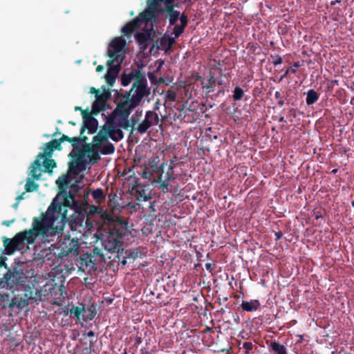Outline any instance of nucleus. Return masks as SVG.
<instances>
[{
	"mask_svg": "<svg viewBox=\"0 0 354 354\" xmlns=\"http://www.w3.org/2000/svg\"><path fill=\"white\" fill-rule=\"evenodd\" d=\"M138 86L137 94H135L131 99L128 97L126 99H120V102L117 104L116 108L108 118L106 126H114L115 127L121 128L123 120V113L129 111V109H133L137 107L142 99L144 98L145 91L139 84L135 85Z\"/></svg>",
	"mask_w": 354,
	"mask_h": 354,
	"instance_id": "nucleus-1",
	"label": "nucleus"
},
{
	"mask_svg": "<svg viewBox=\"0 0 354 354\" xmlns=\"http://www.w3.org/2000/svg\"><path fill=\"white\" fill-rule=\"evenodd\" d=\"M133 79H135V81L133 82L131 89L129 91H127L121 99H126L127 97L129 99H131L135 94H137L138 86L134 87V86H136L138 84L144 88L145 93V95H144V97L150 95V88L147 87V80L145 75H143V74L139 71L136 72L131 71L128 74L124 73L121 77V84L122 86H127L131 83Z\"/></svg>",
	"mask_w": 354,
	"mask_h": 354,
	"instance_id": "nucleus-2",
	"label": "nucleus"
},
{
	"mask_svg": "<svg viewBox=\"0 0 354 354\" xmlns=\"http://www.w3.org/2000/svg\"><path fill=\"white\" fill-rule=\"evenodd\" d=\"M49 213L42 214L39 217H34L32 223V227L29 229L30 234L32 235L35 240L38 236H47L48 234H55L60 233L59 231H55V226L53 221L48 218Z\"/></svg>",
	"mask_w": 354,
	"mask_h": 354,
	"instance_id": "nucleus-3",
	"label": "nucleus"
},
{
	"mask_svg": "<svg viewBox=\"0 0 354 354\" xmlns=\"http://www.w3.org/2000/svg\"><path fill=\"white\" fill-rule=\"evenodd\" d=\"M57 198L53 200L45 213H49L48 216L53 221L55 231H59L62 233L65 224L68 222L67 207L68 206L64 202L58 203Z\"/></svg>",
	"mask_w": 354,
	"mask_h": 354,
	"instance_id": "nucleus-4",
	"label": "nucleus"
},
{
	"mask_svg": "<svg viewBox=\"0 0 354 354\" xmlns=\"http://www.w3.org/2000/svg\"><path fill=\"white\" fill-rule=\"evenodd\" d=\"M73 207H71L74 211L73 214L68 218V222L71 230H77L78 227H88L91 224L88 219L87 208L86 205H77L71 198Z\"/></svg>",
	"mask_w": 354,
	"mask_h": 354,
	"instance_id": "nucleus-5",
	"label": "nucleus"
},
{
	"mask_svg": "<svg viewBox=\"0 0 354 354\" xmlns=\"http://www.w3.org/2000/svg\"><path fill=\"white\" fill-rule=\"evenodd\" d=\"M62 149L61 145L57 142V139H53L51 141L46 142L44 147V152L39 153L36 159L32 162L30 167V175L33 180H39L41 176V171H39L41 163L40 160L45 157H51L55 150L60 151Z\"/></svg>",
	"mask_w": 354,
	"mask_h": 354,
	"instance_id": "nucleus-6",
	"label": "nucleus"
},
{
	"mask_svg": "<svg viewBox=\"0 0 354 354\" xmlns=\"http://www.w3.org/2000/svg\"><path fill=\"white\" fill-rule=\"evenodd\" d=\"M57 250L59 252L57 254L55 252V254H57L59 258L77 257L79 255L80 244L77 240L68 237L64 239Z\"/></svg>",
	"mask_w": 354,
	"mask_h": 354,
	"instance_id": "nucleus-7",
	"label": "nucleus"
},
{
	"mask_svg": "<svg viewBox=\"0 0 354 354\" xmlns=\"http://www.w3.org/2000/svg\"><path fill=\"white\" fill-rule=\"evenodd\" d=\"M102 245L109 253H122L124 250L122 239L109 232L102 239Z\"/></svg>",
	"mask_w": 354,
	"mask_h": 354,
	"instance_id": "nucleus-8",
	"label": "nucleus"
},
{
	"mask_svg": "<svg viewBox=\"0 0 354 354\" xmlns=\"http://www.w3.org/2000/svg\"><path fill=\"white\" fill-rule=\"evenodd\" d=\"M5 282L9 288H13L18 285L25 286L27 281V276L24 270L18 267L9 270L4 275Z\"/></svg>",
	"mask_w": 354,
	"mask_h": 354,
	"instance_id": "nucleus-9",
	"label": "nucleus"
},
{
	"mask_svg": "<svg viewBox=\"0 0 354 354\" xmlns=\"http://www.w3.org/2000/svg\"><path fill=\"white\" fill-rule=\"evenodd\" d=\"M167 0H147V8L139 14V18L144 20L145 23H148L154 19L156 17V12H162L159 9L160 3H164L167 6Z\"/></svg>",
	"mask_w": 354,
	"mask_h": 354,
	"instance_id": "nucleus-10",
	"label": "nucleus"
},
{
	"mask_svg": "<svg viewBox=\"0 0 354 354\" xmlns=\"http://www.w3.org/2000/svg\"><path fill=\"white\" fill-rule=\"evenodd\" d=\"M62 313L64 315L75 317L82 326L89 327L92 326L89 322L95 318L97 311H59V315Z\"/></svg>",
	"mask_w": 354,
	"mask_h": 354,
	"instance_id": "nucleus-11",
	"label": "nucleus"
},
{
	"mask_svg": "<svg viewBox=\"0 0 354 354\" xmlns=\"http://www.w3.org/2000/svg\"><path fill=\"white\" fill-rule=\"evenodd\" d=\"M92 115L93 114L88 112V110H82L84 125L81 128V135H83L86 129L88 130L89 134H93L96 132L97 129L98 122L97 119L93 117Z\"/></svg>",
	"mask_w": 354,
	"mask_h": 354,
	"instance_id": "nucleus-12",
	"label": "nucleus"
},
{
	"mask_svg": "<svg viewBox=\"0 0 354 354\" xmlns=\"http://www.w3.org/2000/svg\"><path fill=\"white\" fill-rule=\"evenodd\" d=\"M12 239V241L15 242V244L19 250L23 249L26 244L31 245L35 242L34 237L31 234H30V231L28 230H25L17 233ZM12 240H9L10 242Z\"/></svg>",
	"mask_w": 354,
	"mask_h": 354,
	"instance_id": "nucleus-13",
	"label": "nucleus"
},
{
	"mask_svg": "<svg viewBox=\"0 0 354 354\" xmlns=\"http://www.w3.org/2000/svg\"><path fill=\"white\" fill-rule=\"evenodd\" d=\"M109 95L110 93L109 92L98 94L97 93V96H95V100L93 102L91 107V113L93 115H96L101 111H103L106 109Z\"/></svg>",
	"mask_w": 354,
	"mask_h": 354,
	"instance_id": "nucleus-14",
	"label": "nucleus"
},
{
	"mask_svg": "<svg viewBox=\"0 0 354 354\" xmlns=\"http://www.w3.org/2000/svg\"><path fill=\"white\" fill-rule=\"evenodd\" d=\"M80 189V187L77 185V183H75L71 185V189H69V191L64 190V192H59L57 198L59 197V196H62L64 198L63 202L65 204H66V205H68V207L70 208L73 207V205L71 201V198L77 203V205H83L82 203H80L75 198V195Z\"/></svg>",
	"mask_w": 354,
	"mask_h": 354,
	"instance_id": "nucleus-15",
	"label": "nucleus"
},
{
	"mask_svg": "<svg viewBox=\"0 0 354 354\" xmlns=\"http://www.w3.org/2000/svg\"><path fill=\"white\" fill-rule=\"evenodd\" d=\"M125 45L126 41L123 38L115 37L109 45L108 50L109 57L120 58L122 57L120 53L123 51Z\"/></svg>",
	"mask_w": 354,
	"mask_h": 354,
	"instance_id": "nucleus-16",
	"label": "nucleus"
},
{
	"mask_svg": "<svg viewBox=\"0 0 354 354\" xmlns=\"http://www.w3.org/2000/svg\"><path fill=\"white\" fill-rule=\"evenodd\" d=\"M155 32L151 28V29L146 30L143 32H138L135 35V39L138 43L140 48L145 50L149 46L151 41H153Z\"/></svg>",
	"mask_w": 354,
	"mask_h": 354,
	"instance_id": "nucleus-17",
	"label": "nucleus"
},
{
	"mask_svg": "<svg viewBox=\"0 0 354 354\" xmlns=\"http://www.w3.org/2000/svg\"><path fill=\"white\" fill-rule=\"evenodd\" d=\"M99 148L94 147L91 143H85L82 146V149L79 151L80 154L86 155L87 158H89L91 164L97 163L100 159L99 152L97 151Z\"/></svg>",
	"mask_w": 354,
	"mask_h": 354,
	"instance_id": "nucleus-18",
	"label": "nucleus"
},
{
	"mask_svg": "<svg viewBox=\"0 0 354 354\" xmlns=\"http://www.w3.org/2000/svg\"><path fill=\"white\" fill-rule=\"evenodd\" d=\"M109 232L117 234L118 237L122 239L128 232V222L120 217H117Z\"/></svg>",
	"mask_w": 354,
	"mask_h": 354,
	"instance_id": "nucleus-19",
	"label": "nucleus"
},
{
	"mask_svg": "<svg viewBox=\"0 0 354 354\" xmlns=\"http://www.w3.org/2000/svg\"><path fill=\"white\" fill-rule=\"evenodd\" d=\"M37 300L41 301V294L40 292L36 291L35 296H32V292H30V295L27 298V299H21L19 301L18 298L14 297L12 299L11 303L9 305L10 308H13L15 306H17L19 308L21 309L28 305L29 304H32L33 301H37Z\"/></svg>",
	"mask_w": 354,
	"mask_h": 354,
	"instance_id": "nucleus-20",
	"label": "nucleus"
},
{
	"mask_svg": "<svg viewBox=\"0 0 354 354\" xmlns=\"http://www.w3.org/2000/svg\"><path fill=\"white\" fill-rule=\"evenodd\" d=\"M85 169V161L83 158V154L76 155L74 160L68 162V171L74 175L79 174L82 171Z\"/></svg>",
	"mask_w": 354,
	"mask_h": 354,
	"instance_id": "nucleus-21",
	"label": "nucleus"
},
{
	"mask_svg": "<svg viewBox=\"0 0 354 354\" xmlns=\"http://www.w3.org/2000/svg\"><path fill=\"white\" fill-rule=\"evenodd\" d=\"M132 193L136 200L139 201H147L151 198L146 189V186L138 182L132 187Z\"/></svg>",
	"mask_w": 354,
	"mask_h": 354,
	"instance_id": "nucleus-22",
	"label": "nucleus"
},
{
	"mask_svg": "<svg viewBox=\"0 0 354 354\" xmlns=\"http://www.w3.org/2000/svg\"><path fill=\"white\" fill-rule=\"evenodd\" d=\"M142 23H145L144 20L139 18L138 15L122 27V32L124 35H130L137 28H140Z\"/></svg>",
	"mask_w": 354,
	"mask_h": 354,
	"instance_id": "nucleus-23",
	"label": "nucleus"
},
{
	"mask_svg": "<svg viewBox=\"0 0 354 354\" xmlns=\"http://www.w3.org/2000/svg\"><path fill=\"white\" fill-rule=\"evenodd\" d=\"M103 129L109 137L115 142H118L124 138L123 131L118 127L104 125Z\"/></svg>",
	"mask_w": 354,
	"mask_h": 354,
	"instance_id": "nucleus-24",
	"label": "nucleus"
},
{
	"mask_svg": "<svg viewBox=\"0 0 354 354\" xmlns=\"http://www.w3.org/2000/svg\"><path fill=\"white\" fill-rule=\"evenodd\" d=\"M222 313L223 321L229 324L232 328L240 323V317L236 311H222Z\"/></svg>",
	"mask_w": 354,
	"mask_h": 354,
	"instance_id": "nucleus-25",
	"label": "nucleus"
},
{
	"mask_svg": "<svg viewBox=\"0 0 354 354\" xmlns=\"http://www.w3.org/2000/svg\"><path fill=\"white\" fill-rule=\"evenodd\" d=\"M123 56H122L120 58L110 57V59L107 61V71H111V73L118 76L121 68V64L123 61Z\"/></svg>",
	"mask_w": 354,
	"mask_h": 354,
	"instance_id": "nucleus-26",
	"label": "nucleus"
},
{
	"mask_svg": "<svg viewBox=\"0 0 354 354\" xmlns=\"http://www.w3.org/2000/svg\"><path fill=\"white\" fill-rule=\"evenodd\" d=\"M158 172L160 173L159 176L156 180H154V183H159L160 185L158 188L162 191V193H167L169 191V183L170 181H167L166 180H162V174L164 172L163 166L161 165L158 168Z\"/></svg>",
	"mask_w": 354,
	"mask_h": 354,
	"instance_id": "nucleus-27",
	"label": "nucleus"
},
{
	"mask_svg": "<svg viewBox=\"0 0 354 354\" xmlns=\"http://www.w3.org/2000/svg\"><path fill=\"white\" fill-rule=\"evenodd\" d=\"M108 134L106 133V131L104 132L100 130L96 136L93 138V145L94 147L100 149L101 145L108 140Z\"/></svg>",
	"mask_w": 354,
	"mask_h": 354,
	"instance_id": "nucleus-28",
	"label": "nucleus"
},
{
	"mask_svg": "<svg viewBox=\"0 0 354 354\" xmlns=\"http://www.w3.org/2000/svg\"><path fill=\"white\" fill-rule=\"evenodd\" d=\"M9 240H13V239H9L6 236L3 237V245L6 250V253L8 254H12L16 250H19L17 248V246L16 245L15 242H14V241H11L10 242Z\"/></svg>",
	"mask_w": 354,
	"mask_h": 354,
	"instance_id": "nucleus-29",
	"label": "nucleus"
},
{
	"mask_svg": "<svg viewBox=\"0 0 354 354\" xmlns=\"http://www.w3.org/2000/svg\"><path fill=\"white\" fill-rule=\"evenodd\" d=\"M269 348L274 354H288L286 346L278 342H271Z\"/></svg>",
	"mask_w": 354,
	"mask_h": 354,
	"instance_id": "nucleus-30",
	"label": "nucleus"
},
{
	"mask_svg": "<svg viewBox=\"0 0 354 354\" xmlns=\"http://www.w3.org/2000/svg\"><path fill=\"white\" fill-rule=\"evenodd\" d=\"M241 306L242 310H257L261 307V303L257 299H252L250 301H243Z\"/></svg>",
	"mask_w": 354,
	"mask_h": 354,
	"instance_id": "nucleus-31",
	"label": "nucleus"
},
{
	"mask_svg": "<svg viewBox=\"0 0 354 354\" xmlns=\"http://www.w3.org/2000/svg\"><path fill=\"white\" fill-rule=\"evenodd\" d=\"M91 195L95 202L99 205L102 203L106 199V195L104 194V191L101 188L93 190Z\"/></svg>",
	"mask_w": 354,
	"mask_h": 354,
	"instance_id": "nucleus-32",
	"label": "nucleus"
},
{
	"mask_svg": "<svg viewBox=\"0 0 354 354\" xmlns=\"http://www.w3.org/2000/svg\"><path fill=\"white\" fill-rule=\"evenodd\" d=\"M319 98V94L314 89H310L306 93V102L308 105H313Z\"/></svg>",
	"mask_w": 354,
	"mask_h": 354,
	"instance_id": "nucleus-33",
	"label": "nucleus"
},
{
	"mask_svg": "<svg viewBox=\"0 0 354 354\" xmlns=\"http://www.w3.org/2000/svg\"><path fill=\"white\" fill-rule=\"evenodd\" d=\"M108 197V206L113 212L115 209H119L120 205L117 203V195L115 193H110L107 194Z\"/></svg>",
	"mask_w": 354,
	"mask_h": 354,
	"instance_id": "nucleus-34",
	"label": "nucleus"
},
{
	"mask_svg": "<svg viewBox=\"0 0 354 354\" xmlns=\"http://www.w3.org/2000/svg\"><path fill=\"white\" fill-rule=\"evenodd\" d=\"M216 82V78L214 77V75L210 73L209 77L207 80V84L205 85H203V89L205 91L206 93H212L214 91V88L213 86V84H214Z\"/></svg>",
	"mask_w": 354,
	"mask_h": 354,
	"instance_id": "nucleus-35",
	"label": "nucleus"
},
{
	"mask_svg": "<svg viewBox=\"0 0 354 354\" xmlns=\"http://www.w3.org/2000/svg\"><path fill=\"white\" fill-rule=\"evenodd\" d=\"M48 157H45V159L42 163L43 166L45 168L44 171L48 173H52V170L53 168L57 167L56 162L53 159L48 158Z\"/></svg>",
	"mask_w": 354,
	"mask_h": 354,
	"instance_id": "nucleus-36",
	"label": "nucleus"
},
{
	"mask_svg": "<svg viewBox=\"0 0 354 354\" xmlns=\"http://www.w3.org/2000/svg\"><path fill=\"white\" fill-rule=\"evenodd\" d=\"M56 183L59 187V192H64V190H66L69 186L68 177L67 176L60 177L57 180Z\"/></svg>",
	"mask_w": 354,
	"mask_h": 354,
	"instance_id": "nucleus-37",
	"label": "nucleus"
},
{
	"mask_svg": "<svg viewBox=\"0 0 354 354\" xmlns=\"http://www.w3.org/2000/svg\"><path fill=\"white\" fill-rule=\"evenodd\" d=\"M88 140L87 137L80 134L79 137H73L70 138V142L74 149H77L78 145L81 143H86Z\"/></svg>",
	"mask_w": 354,
	"mask_h": 354,
	"instance_id": "nucleus-38",
	"label": "nucleus"
},
{
	"mask_svg": "<svg viewBox=\"0 0 354 354\" xmlns=\"http://www.w3.org/2000/svg\"><path fill=\"white\" fill-rule=\"evenodd\" d=\"M145 119L151 122V124H156L159 122L158 113L152 111H147L146 112Z\"/></svg>",
	"mask_w": 354,
	"mask_h": 354,
	"instance_id": "nucleus-39",
	"label": "nucleus"
},
{
	"mask_svg": "<svg viewBox=\"0 0 354 354\" xmlns=\"http://www.w3.org/2000/svg\"><path fill=\"white\" fill-rule=\"evenodd\" d=\"M140 257H142V253L140 249L137 248L125 252V259L135 260Z\"/></svg>",
	"mask_w": 354,
	"mask_h": 354,
	"instance_id": "nucleus-40",
	"label": "nucleus"
},
{
	"mask_svg": "<svg viewBox=\"0 0 354 354\" xmlns=\"http://www.w3.org/2000/svg\"><path fill=\"white\" fill-rule=\"evenodd\" d=\"M133 109H129V111H126L123 113V120L124 122L122 124L121 128L124 129L129 130L130 128H133L132 124H131L130 121L129 120V117Z\"/></svg>",
	"mask_w": 354,
	"mask_h": 354,
	"instance_id": "nucleus-41",
	"label": "nucleus"
},
{
	"mask_svg": "<svg viewBox=\"0 0 354 354\" xmlns=\"http://www.w3.org/2000/svg\"><path fill=\"white\" fill-rule=\"evenodd\" d=\"M115 148L114 145L111 142H108L102 147L100 151L104 155H110L113 153L115 152Z\"/></svg>",
	"mask_w": 354,
	"mask_h": 354,
	"instance_id": "nucleus-42",
	"label": "nucleus"
},
{
	"mask_svg": "<svg viewBox=\"0 0 354 354\" xmlns=\"http://www.w3.org/2000/svg\"><path fill=\"white\" fill-rule=\"evenodd\" d=\"M242 345V348L243 349V352L242 354H250L252 353V351L254 347V344L251 342H244L241 344L239 342V346Z\"/></svg>",
	"mask_w": 354,
	"mask_h": 354,
	"instance_id": "nucleus-43",
	"label": "nucleus"
},
{
	"mask_svg": "<svg viewBox=\"0 0 354 354\" xmlns=\"http://www.w3.org/2000/svg\"><path fill=\"white\" fill-rule=\"evenodd\" d=\"M39 188V185L36 183L34 180L28 179L26 185L25 189L27 192H32L34 191H37Z\"/></svg>",
	"mask_w": 354,
	"mask_h": 354,
	"instance_id": "nucleus-44",
	"label": "nucleus"
},
{
	"mask_svg": "<svg viewBox=\"0 0 354 354\" xmlns=\"http://www.w3.org/2000/svg\"><path fill=\"white\" fill-rule=\"evenodd\" d=\"M244 95V91L240 86H236L233 91L232 98L234 101L241 100Z\"/></svg>",
	"mask_w": 354,
	"mask_h": 354,
	"instance_id": "nucleus-45",
	"label": "nucleus"
},
{
	"mask_svg": "<svg viewBox=\"0 0 354 354\" xmlns=\"http://www.w3.org/2000/svg\"><path fill=\"white\" fill-rule=\"evenodd\" d=\"M151 125V122L145 118V120L138 125V131L140 133L143 134L147 132Z\"/></svg>",
	"mask_w": 354,
	"mask_h": 354,
	"instance_id": "nucleus-46",
	"label": "nucleus"
},
{
	"mask_svg": "<svg viewBox=\"0 0 354 354\" xmlns=\"http://www.w3.org/2000/svg\"><path fill=\"white\" fill-rule=\"evenodd\" d=\"M116 77H117V75H115V74H113V73H111V71H108L104 75V78L106 79V81L109 86H112L114 84Z\"/></svg>",
	"mask_w": 354,
	"mask_h": 354,
	"instance_id": "nucleus-47",
	"label": "nucleus"
},
{
	"mask_svg": "<svg viewBox=\"0 0 354 354\" xmlns=\"http://www.w3.org/2000/svg\"><path fill=\"white\" fill-rule=\"evenodd\" d=\"M176 179V176L174 174V167L170 165L167 169L166 172V176L165 180L167 181H172Z\"/></svg>",
	"mask_w": 354,
	"mask_h": 354,
	"instance_id": "nucleus-48",
	"label": "nucleus"
},
{
	"mask_svg": "<svg viewBox=\"0 0 354 354\" xmlns=\"http://www.w3.org/2000/svg\"><path fill=\"white\" fill-rule=\"evenodd\" d=\"M166 101L175 102L176 100V93L172 90H168L165 95Z\"/></svg>",
	"mask_w": 354,
	"mask_h": 354,
	"instance_id": "nucleus-49",
	"label": "nucleus"
},
{
	"mask_svg": "<svg viewBox=\"0 0 354 354\" xmlns=\"http://www.w3.org/2000/svg\"><path fill=\"white\" fill-rule=\"evenodd\" d=\"M185 28L181 25H175L173 28V34L175 35V37H178L181 35L183 33Z\"/></svg>",
	"mask_w": 354,
	"mask_h": 354,
	"instance_id": "nucleus-50",
	"label": "nucleus"
},
{
	"mask_svg": "<svg viewBox=\"0 0 354 354\" xmlns=\"http://www.w3.org/2000/svg\"><path fill=\"white\" fill-rule=\"evenodd\" d=\"M274 97L277 100H278L277 104L279 106H283L285 102L282 94L279 91H276L274 93Z\"/></svg>",
	"mask_w": 354,
	"mask_h": 354,
	"instance_id": "nucleus-51",
	"label": "nucleus"
},
{
	"mask_svg": "<svg viewBox=\"0 0 354 354\" xmlns=\"http://www.w3.org/2000/svg\"><path fill=\"white\" fill-rule=\"evenodd\" d=\"M296 72H297V71L295 68H292V67H288L286 69V71H285V73L283 74V75H281V77L280 78V81H281L284 78L287 77L290 73L295 74V73H296Z\"/></svg>",
	"mask_w": 354,
	"mask_h": 354,
	"instance_id": "nucleus-52",
	"label": "nucleus"
},
{
	"mask_svg": "<svg viewBox=\"0 0 354 354\" xmlns=\"http://www.w3.org/2000/svg\"><path fill=\"white\" fill-rule=\"evenodd\" d=\"M151 176L152 172L147 167H145L142 171L141 176L143 178L149 179Z\"/></svg>",
	"mask_w": 354,
	"mask_h": 354,
	"instance_id": "nucleus-53",
	"label": "nucleus"
},
{
	"mask_svg": "<svg viewBox=\"0 0 354 354\" xmlns=\"http://www.w3.org/2000/svg\"><path fill=\"white\" fill-rule=\"evenodd\" d=\"M179 19L180 25L185 28L188 23L187 16L183 12L182 15H180Z\"/></svg>",
	"mask_w": 354,
	"mask_h": 354,
	"instance_id": "nucleus-54",
	"label": "nucleus"
},
{
	"mask_svg": "<svg viewBox=\"0 0 354 354\" xmlns=\"http://www.w3.org/2000/svg\"><path fill=\"white\" fill-rule=\"evenodd\" d=\"M271 57L272 58V62L274 66L281 64L283 62L281 57H280L278 55H277L275 56L271 55Z\"/></svg>",
	"mask_w": 354,
	"mask_h": 354,
	"instance_id": "nucleus-55",
	"label": "nucleus"
},
{
	"mask_svg": "<svg viewBox=\"0 0 354 354\" xmlns=\"http://www.w3.org/2000/svg\"><path fill=\"white\" fill-rule=\"evenodd\" d=\"M214 333V330L212 328L206 326L205 329L202 332L203 341H205V337L207 335H209V333Z\"/></svg>",
	"mask_w": 354,
	"mask_h": 354,
	"instance_id": "nucleus-56",
	"label": "nucleus"
},
{
	"mask_svg": "<svg viewBox=\"0 0 354 354\" xmlns=\"http://www.w3.org/2000/svg\"><path fill=\"white\" fill-rule=\"evenodd\" d=\"M71 137L63 134L62 136L59 139H57V142L59 143V145H61L62 142L64 141L70 142Z\"/></svg>",
	"mask_w": 354,
	"mask_h": 354,
	"instance_id": "nucleus-57",
	"label": "nucleus"
},
{
	"mask_svg": "<svg viewBox=\"0 0 354 354\" xmlns=\"http://www.w3.org/2000/svg\"><path fill=\"white\" fill-rule=\"evenodd\" d=\"M93 344L91 342L90 346L82 349V354H91Z\"/></svg>",
	"mask_w": 354,
	"mask_h": 354,
	"instance_id": "nucleus-58",
	"label": "nucleus"
},
{
	"mask_svg": "<svg viewBox=\"0 0 354 354\" xmlns=\"http://www.w3.org/2000/svg\"><path fill=\"white\" fill-rule=\"evenodd\" d=\"M177 37H169L167 39L168 48H170L175 43Z\"/></svg>",
	"mask_w": 354,
	"mask_h": 354,
	"instance_id": "nucleus-59",
	"label": "nucleus"
},
{
	"mask_svg": "<svg viewBox=\"0 0 354 354\" xmlns=\"http://www.w3.org/2000/svg\"><path fill=\"white\" fill-rule=\"evenodd\" d=\"M61 301H62V299L60 298V299H54L53 301H51V303L53 304H55V305H56L57 306L61 307L59 310H63V308L62 307V306L63 304H62Z\"/></svg>",
	"mask_w": 354,
	"mask_h": 354,
	"instance_id": "nucleus-60",
	"label": "nucleus"
},
{
	"mask_svg": "<svg viewBox=\"0 0 354 354\" xmlns=\"http://www.w3.org/2000/svg\"><path fill=\"white\" fill-rule=\"evenodd\" d=\"M314 216L315 219L318 220L320 218H322V212L320 210L314 211Z\"/></svg>",
	"mask_w": 354,
	"mask_h": 354,
	"instance_id": "nucleus-61",
	"label": "nucleus"
},
{
	"mask_svg": "<svg viewBox=\"0 0 354 354\" xmlns=\"http://www.w3.org/2000/svg\"><path fill=\"white\" fill-rule=\"evenodd\" d=\"M283 236V233L281 231L277 232L274 233V240L276 241H279L281 239Z\"/></svg>",
	"mask_w": 354,
	"mask_h": 354,
	"instance_id": "nucleus-62",
	"label": "nucleus"
},
{
	"mask_svg": "<svg viewBox=\"0 0 354 354\" xmlns=\"http://www.w3.org/2000/svg\"><path fill=\"white\" fill-rule=\"evenodd\" d=\"M204 344L205 345H209V344H211L212 342V339L210 338V334H209V335H207L205 337V341H203Z\"/></svg>",
	"mask_w": 354,
	"mask_h": 354,
	"instance_id": "nucleus-63",
	"label": "nucleus"
},
{
	"mask_svg": "<svg viewBox=\"0 0 354 354\" xmlns=\"http://www.w3.org/2000/svg\"><path fill=\"white\" fill-rule=\"evenodd\" d=\"M249 335L247 333H245L244 330H242L239 334V337H241L242 339H247Z\"/></svg>",
	"mask_w": 354,
	"mask_h": 354,
	"instance_id": "nucleus-64",
	"label": "nucleus"
}]
</instances>
